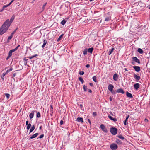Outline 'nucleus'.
<instances>
[{
  "instance_id": "1",
  "label": "nucleus",
  "mask_w": 150,
  "mask_h": 150,
  "mask_svg": "<svg viewBox=\"0 0 150 150\" xmlns=\"http://www.w3.org/2000/svg\"><path fill=\"white\" fill-rule=\"evenodd\" d=\"M10 25L9 23V19L6 20L0 28V35L5 33L8 30Z\"/></svg>"
},
{
  "instance_id": "2",
  "label": "nucleus",
  "mask_w": 150,
  "mask_h": 150,
  "mask_svg": "<svg viewBox=\"0 0 150 150\" xmlns=\"http://www.w3.org/2000/svg\"><path fill=\"white\" fill-rule=\"evenodd\" d=\"M110 132L113 135H115L117 133V129L115 127H111L110 128Z\"/></svg>"
},
{
  "instance_id": "3",
  "label": "nucleus",
  "mask_w": 150,
  "mask_h": 150,
  "mask_svg": "<svg viewBox=\"0 0 150 150\" xmlns=\"http://www.w3.org/2000/svg\"><path fill=\"white\" fill-rule=\"evenodd\" d=\"M104 21L107 22L110 21L111 19L110 15L109 13L105 14L104 16Z\"/></svg>"
},
{
  "instance_id": "4",
  "label": "nucleus",
  "mask_w": 150,
  "mask_h": 150,
  "mask_svg": "<svg viewBox=\"0 0 150 150\" xmlns=\"http://www.w3.org/2000/svg\"><path fill=\"white\" fill-rule=\"evenodd\" d=\"M110 147L112 150H115L117 149L118 146L116 144L113 143L110 145Z\"/></svg>"
},
{
  "instance_id": "5",
  "label": "nucleus",
  "mask_w": 150,
  "mask_h": 150,
  "mask_svg": "<svg viewBox=\"0 0 150 150\" xmlns=\"http://www.w3.org/2000/svg\"><path fill=\"white\" fill-rule=\"evenodd\" d=\"M133 77L137 82H138L141 79L139 76L135 74H134Z\"/></svg>"
},
{
  "instance_id": "6",
  "label": "nucleus",
  "mask_w": 150,
  "mask_h": 150,
  "mask_svg": "<svg viewBox=\"0 0 150 150\" xmlns=\"http://www.w3.org/2000/svg\"><path fill=\"white\" fill-rule=\"evenodd\" d=\"M100 128L102 130L105 132L107 133L108 131L106 129L105 127L103 124H101L100 125Z\"/></svg>"
},
{
  "instance_id": "7",
  "label": "nucleus",
  "mask_w": 150,
  "mask_h": 150,
  "mask_svg": "<svg viewBox=\"0 0 150 150\" xmlns=\"http://www.w3.org/2000/svg\"><path fill=\"white\" fill-rule=\"evenodd\" d=\"M133 61L137 63L140 64V63L139 60L136 57H132Z\"/></svg>"
},
{
  "instance_id": "8",
  "label": "nucleus",
  "mask_w": 150,
  "mask_h": 150,
  "mask_svg": "<svg viewBox=\"0 0 150 150\" xmlns=\"http://www.w3.org/2000/svg\"><path fill=\"white\" fill-rule=\"evenodd\" d=\"M133 68L137 72H139L140 71V68L139 66H134L133 67Z\"/></svg>"
},
{
  "instance_id": "9",
  "label": "nucleus",
  "mask_w": 150,
  "mask_h": 150,
  "mask_svg": "<svg viewBox=\"0 0 150 150\" xmlns=\"http://www.w3.org/2000/svg\"><path fill=\"white\" fill-rule=\"evenodd\" d=\"M113 86L112 84H110L108 87V90L110 92L112 91V90H113Z\"/></svg>"
},
{
  "instance_id": "10",
  "label": "nucleus",
  "mask_w": 150,
  "mask_h": 150,
  "mask_svg": "<svg viewBox=\"0 0 150 150\" xmlns=\"http://www.w3.org/2000/svg\"><path fill=\"white\" fill-rule=\"evenodd\" d=\"M116 91V92L122 94H124L125 93L124 91L122 88H119V89H117Z\"/></svg>"
},
{
  "instance_id": "11",
  "label": "nucleus",
  "mask_w": 150,
  "mask_h": 150,
  "mask_svg": "<svg viewBox=\"0 0 150 150\" xmlns=\"http://www.w3.org/2000/svg\"><path fill=\"white\" fill-rule=\"evenodd\" d=\"M134 87L136 90H138L140 87V84L138 83H136L134 85Z\"/></svg>"
},
{
  "instance_id": "12",
  "label": "nucleus",
  "mask_w": 150,
  "mask_h": 150,
  "mask_svg": "<svg viewBox=\"0 0 150 150\" xmlns=\"http://www.w3.org/2000/svg\"><path fill=\"white\" fill-rule=\"evenodd\" d=\"M113 79L114 81H117L118 79V74L115 73L114 74L113 76Z\"/></svg>"
},
{
  "instance_id": "13",
  "label": "nucleus",
  "mask_w": 150,
  "mask_h": 150,
  "mask_svg": "<svg viewBox=\"0 0 150 150\" xmlns=\"http://www.w3.org/2000/svg\"><path fill=\"white\" fill-rule=\"evenodd\" d=\"M38 134H39L38 133H36L34 134H33V135H32V136H31L30 137V139H33L35 138V137H37L38 136Z\"/></svg>"
},
{
  "instance_id": "14",
  "label": "nucleus",
  "mask_w": 150,
  "mask_h": 150,
  "mask_svg": "<svg viewBox=\"0 0 150 150\" xmlns=\"http://www.w3.org/2000/svg\"><path fill=\"white\" fill-rule=\"evenodd\" d=\"M108 117L110 120L113 121L114 122H116L117 121V119L115 118H113L110 115H108Z\"/></svg>"
},
{
  "instance_id": "15",
  "label": "nucleus",
  "mask_w": 150,
  "mask_h": 150,
  "mask_svg": "<svg viewBox=\"0 0 150 150\" xmlns=\"http://www.w3.org/2000/svg\"><path fill=\"white\" fill-rule=\"evenodd\" d=\"M115 142L117 144L119 145H121L122 144V141L118 139L116 140Z\"/></svg>"
},
{
  "instance_id": "16",
  "label": "nucleus",
  "mask_w": 150,
  "mask_h": 150,
  "mask_svg": "<svg viewBox=\"0 0 150 150\" xmlns=\"http://www.w3.org/2000/svg\"><path fill=\"white\" fill-rule=\"evenodd\" d=\"M126 94L128 98H133V96L132 94L131 93L128 92H126Z\"/></svg>"
},
{
  "instance_id": "17",
  "label": "nucleus",
  "mask_w": 150,
  "mask_h": 150,
  "mask_svg": "<svg viewBox=\"0 0 150 150\" xmlns=\"http://www.w3.org/2000/svg\"><path fill=\"white\" fill-rule=\"evenodd\" d=\"M35 111H32L31 112L29 115V117L30 119H32L33 118L34 115V112H35Z\"/></svg>"
},
{
  "instance_id": "18",
  "label": "nucleus",
  "mask_w": 150,
  "mask_h": 150,
  "mask_svg": "<svg viewBox=\"0 0 150 150\" xmlns=\"http://www.w3.org/2000/svg\"><path fill=\"white\" fill-rule=\"evenodd\" d=\"M76 121L79 122H82V123L83 122V119L82 117H78L77 118Z\"/></svg>"
},
{
  "instance_id": "19",
  "label": "nucleus",
  "mask_w": 150,
  "mask_h": 150,
  "mask_svg": "<svg viewBox=\"0 0 150 150\" xmlns=\"http://www.w3.org/2000/svg\"><path fill=\"white\" fill-rule=\"evenodd\" d=\"M43 44L42 45V48H43L45 46L46 44L47 43V41L45 39H43Z\"/></svg>"
},
{
  "instance_id": "20",
  "label": "nucleus",
  "mask_w": 150,
  "mask_h": 150,
  "mask_svg": "<svg viewBox=\"0 0 150 150\" xmlns=\"http://www.w3.org/2000/svg\"><path fill=\"white\" fill-rule=\"evenodd\" d=\"M35 125H33L32 127H31V128H30V132L29 133V134H30L35 129Z\"/></svg>"
},
{
  "instance_id": "21",
  "label": "nucleus",
  "mask_w": 150,
  "mask_h": 150,
  "mask_svg": "<svg viewBox=\"0 0 150 150\" xmlns=\"http://www.w3.org/2000/svg\"><path fill=\"white\" fill-rule=\"evenodd\" d=\"M93 50V47H91L88 48V50L87 49V51L88 52L92 54Z\"/></svg>"
},
{
  "instance_id": "22",
  "label": "nucleus",
  "mask_w": 150,
  "mask_h": 150,
  "mask_svg": "<svg viewBox=\"0 0 150 150\" xmlns=\"http://www.w3.org/2000/svg\"><path fill=\"white\" fill-rule=\"evenodd\" d=\"M14 52L15 51L13 49L10 50L8 53V55L11 57L12 54V53Z\"/></svg>"
},
{
  "instance_id": "23",
  "label": "nucleus",
  "mask_w": 150,
  "mask_h": 150,
  "mask_svg": "<svg viewBox=\"0 0 150 150\" xmlns=\"http://www.w3.org/2000/svg\"><path fill=\"white\" fill-rule=\"evenodd\" d=\"M138 52L140 54H142L143 53V50L140 48H139L137 49Z\"/></svg>"
},
{
  "instance_id": "24",
  "label": "nucleus",
  "mask_w": 150,
  "mask_h": 150,
  "mask_svg": "<svg viewBox=\"0 0 150 150\" xmlns=\"http://www.w3.org/2000/svg\"><path fill=\"white\" fill-rule=\"evenodd\" d=\"M114 49H115L114 48L112 47L111 49L110 50L108 54L109 55H110L111 54V53L113 52Z\"/></svg>"
},
{
  "instance_id": "25",
  "label": "nucleus",
  "mask_w": 150,
  "mask_h": 150,
  "mask_svg": "<svg viewBox=\"0 0 150 150\" xmlns=\"http://www.w3.org/2000/svg\"><path fill=\"white\" fill-rule=\"evenodd\" d=\"M14 19V17H13V16L11 18L10 20H9V23L11 24L13 21Z\"/></svg>"
},
{
  "instance_id": "26",
  "label": "nucleus",
  "mask_w": 150,
  "mask_h": 150,
  "mask_svg": "<svg viewBox=\"0 0 150 150\" xmlns=\"http://www.w3.org/2000/svg\"><path fill=\"white\" fill-rule=\"evenodd\" d=\"M117 137L120 139H122V140H124L125 139V138L122 135H118Z\"/></svg>"
},
{
  "instance_id": "27",
  "label": "nucleus",
  "mask_w": 150,
  "mask_h": 150,
  "mask_svg": "<svg viewBox=\"0 0 150 150\" xmlns=\"http://www.w3.org/2000/svg\"><path fill=\"white\" fill-rule=\"evenodd\" d=\"M38 55L37 54H35L34 55L30 57H28L27 58H29L30 59H32L33 58L35 57H36L38 56Z\"/></svg>"
},
{
  "instance_id": "28",
  "label": "nucleus",
  "mask_w": 150,
  "mask_h": 150,
  "mask_svg": "<svg viewBox=\"0 0 150 150\" xmlns=\"http://www.w3.org/2000/svg\"><path fill=\"white\" fill-rule=\"evenodd\" d=\"M66 22V21L65 19H63L61 22V23L62 25H64Z\"/></svg>"
},
{
  "instance_id": "29",
  "label": "nucleus",
  "mask_w": 150,
  "mask_h": 150,
  "mask_svg": "<svg viewBox=\"0 0 150 150\" xmlns=\"http://www.w3.org/2000/svg\"><path fill=\"white\" fill-rule=\"evenodd\" d=\"M79 80L81 82V83L82 84H83L84 83V80L81 77H80L79 78Z\"/></svg>"
},
{
  "instance_id": "30",
  "label": "nucleus",
  "mask_w": 150,
  "mask_h": 150,
  "mask_svg": "<svg viewBox=\"0 0 150 150\" xmlns=\"http://www.w3.org/2000/svg\"><path fill=\"white\" fill-rule=\"evenodd\" d=\"M63 35L64 34H62L59 36V37L57 39V42L61 40V38H62V37L63 36Z\"/></svg>"
},
{
  "instance_id": "31",
  "label": "nucleus",
  "mask_w": 150,
  "mask_h": 150,
  "mask_svg": "<svg viewBox=\"0 0 150 150\" xmlns=\"http://www.w3.org/2000/svg\"><path fill=\"white\" fill-rule=\"evenodd\" d=\"M83 88L84 91H87V90H88V89L87 88V86H85V85L83 86Z\"/></svg>"
},
{
  "instance_id": "32",
  "label": "nucleus",
  "mask_w": 150,
  "mask_h": 150,
  "mask_svg": "<svg viewBox=\"0 0 150 150\" xmlns=\"http://www.w3.org/2000/svg\"><path fill=\"white\" fill-rule=\"evenodd\" d=\"M13 69V68L12 67H11L10 69H9L7 70L6 72V74L8 73L9 72L11 71H12Z\"/></svg>"
},
{
  "instance_id": "33",
  "label": "nucleus",
  "mask_w": 150,
  "mask_h": 150,
  "mask_svg": "<svg viewBox=\"0 0 150 150\" xmlns=\"http://www.w3.org/2000/svg\"><path fill=\"white\" fill-rule=\"evenodd\" d=\"M31 126V125L30 123H29V124H28L27 125V129L28 130L29 129Z\"/></svg>"
},
{
  "instance_id": "34",
  "label": "nucleus",
  "mask_w": 150,
  "mask_h": 150,
  "mask_svg": "<svg viewBox=\"0 0 150 150\" xmlns=\"http://www.w3.org/2000/svg\"><path fill=\"white\" fill-rule=\"evenodd\" d=\"M93 81L95 82H97V79H96V76H94L93 77Z\"/></svg>"
},
{
  "instance_id": "35",
  "label": "nucleus",
  "mask_w": 150,
  "mask_h": 150,
  "mask_svg": "<svg viewBox=\"0 0 150 150\" xmlns=\"http://www.w3.org/2000/svg\"><path fill=\"white\" fill-rule=\"evenodd\" d=\"M87 49H85L83 52V54L84 55H86L87 54Z\"/></svg>"
},
{
  "instance_id": "36",
  "label": "nucleus",
  "mask_w": 150,
  "mask_h": 150,
  "mask_svg": "<svg viewBox=\"0 0 150 150\" xmlns=\"http://www.w3.org/2000/svg\"><path fill=\"white\" fill-rule=\"evenodd\" d=\"M47 4V2H46V3H45L43 5V7H42V11H43L44 10V9H45V6H46V4Z\"/></svg>"
},
{
  "instance_id": "37",
  "label": "nucleus",
  "mask_w": 150,
  "mask_h": 150,
  "mask_svg": "<svg viewBox=\"0 0 150 150\" xmlns=\"http://www.w3.org/2000/svg\"><path fill=\"white\" fill-rule=\"evenodd\" d=\"M5 95L7 98V99H8L10 96V94L8 93H5Z\"/></svg>"
},
{
  "instance_id": "38",
  "label": "nucleus",
  "mask_w": 150,
  "mask_h": 150,
  "mask_svg": "<svg viewBox=\"0 0 150 150\" xmlns=\"http://www.w3.org/2000/svg\"><path fill=\"white\" fill-rule=\"evenodd\" d=\"M84 72L83 71H79V74L80 75H83V74H84Z\"/></svg>"
},
{
  "instance_id": "39",
  "label": "nucleus",
  "mask_w": 150,
  "mask_h": 150,
  "mask_svg": "<svg viewBox=\"0 0 150 150\" xmlns=\"http://www.w3.org/2000/svg\"><path fill=\"white\" fill-rule=\"evenodd\" d=\"M18 28H16L15 30L11 33V34L12 35H13L15 33L16 31L18 30Z\"/></svg>"
},
{
  "instance_id": "40",
  "label": "nucleus",
  "mask_w": 150,
  "mask_h": 150,
  "mask_svg": "<svg viewBox=\"0 0 150 150\" xmlns=\"http://www.w3.org/2000/svg\"><path fill=\"white\" fill-rule=\"evenodd\" d=\"M20 46V45H18L15 49H13V50H14V51H15L16 50H17V49Z\"/></svg>"
},
{
  "instance_id": "41",
  "label": "nucleus",
  "mask_w": 150,
  "mask_h": 150,
  "mask_svg": "<svg viewBox=\"0 0 150 150\" xmlns=\"http://www.w3.org/2000/svg\"><path fill=\"white\" fill-rule=\"evenodd\" d=\"M13 36V35H12L11 34V35H10V36L8 37V40H11Z\"/></svg>"
},
{
  "instance_id": "42",
  "label": "nucleus",
  "mask_w": 150,
  "mask_h": 150,
  "mask_svg": "<svg viewBox=\"0 0 150 150\" xmlns=\"http://www.w3.org/2000/svg\"><path fill=\"white\" fill-rule=\"evenodd\" d=\"M40 116H41V115H40V113L39 112H38L37 113V117L38 118H39L40 117Z\"/></svg>"
},
{
  "instance_id": "43",
  "label": "nucleus",
  "mask_w": 150,
  "mask_h": 150,
  "mask_svg": "<svg viewBox=\"0 0 150 150\" xmlns=\"http://www.w3.org/2000/svg\"><path fill=\"white\" fill-rule=\"evenodd\" d=\"M44 136V135L43 134H42L39 137H38V138L40 139L42 138Z\"/></svg>"
},
{
  "instance_id": "44",
  "label": "nucleus",
  "mask_w": 150,
  "mask_h": 150,
  "mask_svg": "<svg viewBox=\"0 0 150 150\" xmlns=\"http://www.w3.org/2000/svg\"><path fill=\"white\" fill-rule=\"evenodd\" d=\"M97 115V113L96 112H94L93 113V116L94 117L96 116Z\"/></svg>"
},
{
  "instance_id": "45",
  "label": "nucleus",
  "mask_w": 150,
  "mask_h": 150,
  "mask_svg": "<svg viewBox=\"0 0 150 150\" xmlns=\"http://www.w3.org/2000/svg\"><path fill=\"white\" fill-rule=\"evenodd\" d=\"M123 123L125 125H127V121L126 120H125L123 121Z\"/></svg>"
},
{
  "instance_id": "46",
  "label": "nucleus",
  "mask_w": 150,
  "mask_h": 150,
  "mask_svg": "<svg viewBox=\"0 0 150 150\" xmlns=\"http://www.w3.org/2000/svg\"><path fill=\"white\" fill-rule=\"evenodd\" d=\"M50 111L51 112L50 114L51 115V114H53V109L52 110V109H50Z\"/></svg>"
},
{
  "instance_id": "47",
  "label": "nucleus",
  "mask_w": 150,
  "mask_h": 150,
  "mask_svg": "<svg viewBox=\"0 0 150 150\" xmlns=\"http://www.w3.org/2000/svg\"><path fill=\"white\" fill-rule=\"evenodd\" d=\"M79 106H80V108H81V110H82L83 108V105L82 104H80L79 105Z\"/></svg>"
},
{
  "instance_id": "48",
  "label": "nucleus",
  "mask_w": 150,
  "mask_h": 150,
  "mask_svg": "<svg viewBox=\"0 0 150 150\" xmlns=\"http://www.w3.org/2000/svg\"><path fill=\"white\" fill-rule=\"evenodd\" d=\"M8 6H9V5H8V4L7 5H4L3 6V8H4L6 7H8Z\"/></svg>"
},
{
  "instance_id": "49",
  "label": "nucleus",
  "mask_w": 150,
  "mask_h": 150,
  "mask_svg": "<svg viewBox=\"0 0 150 150\" xmlns=\"http://www.w3.org/2000/svg\"><path fill=\"white\" fill-rule=\"evenodd\" d=\"M86 67L87 68H88L90 67V65L89 64H88L86 65Z\"/></svg>"
},
{
  "instance_id": "50",
  "label": "nucleus",
  "mask_w": 150,
  "mask_h": 150,
  "mask_svg": "<svg viewBox=\"0 0 150 150\" xmlns=\"http://www.w3.org/2000/svg\"><path fill=\"white\" fill-rule=\"evenodd\" d=\"M60 125H62L63 123V121L62 120H61L60 122Z\"/></svg>"
},
{
  "instance_id": "51",
  "label": "nucleus",
  "mask_w": 150,
  "mask_h": 150,
  "mask_svg": "<svg viewBox=\"0 0 150 150\" xmlns=\"http://www.w3.org/2000/svg\"><path fill=\"white\" fill-rule=\"evenodd\" d=\"M23 60H24V62H27L28 59H27L26 57H25L24 58Z\"/></svg>"
},
{
  "instance_id": "52",
  "label": "nucleus",
  "mask_w": 150,
  "mask_h": 150,
  "mask_svg": "<svg viewBox=\"0 0 150 150\" xmlns=\"http://www.w3.org/2000/svg\"><path fill=\"white\" fill-rule=\"evenodd\" d=\"M11 57V56H9V55H8L7 58H6V60H8Z\"/></svg>"
},
{
  "instance_id": "53",
  "label": "nucleus",
  "mask_w": 150,
  "mask_h": 150,
  "mask_svg": "<svg viewBox=\"0 0 150 150\" xmlns=\"http://www.w3.org/2000/svg\"><path fill=\"white\" fill-rule=\"evenodd\" d=\"M13 1H14L13 0H12L11 2H10L8 4V5H9H9H10L12 4V3Z\"/></svg>"
},
{
  "instance_id": "54",
  "label": "nucleus",
  "mask_w": 150,
  "mask_h": 150,
  "mask_svg": "<svg viewBox=\"0 0 150 150\" xmlns=\"http://www.w3.org/2000/svg\"><path fill=\"white\" fill-rule=\"evenodd\" d=\"M129 116V115H128L127 116L125 120H126V121H127V120H128V119Z\"/></svg>"
},
{
  "instance_id": "55",
  "label": "nucleus",
  "mask_w": 150,
  "mask_h": 150,
  "mask_svg": "<svg viewBox=\"0 0 150 150\" xmlns=\"http://www.w3.org/2000/svg\"><path fill=\"white\" fill-rule=\"evenodd\" d=\"M6 74H6V72L5 73H3L2 74V75L1 76H5V75H6Z\"/></svg>"
},
{
  "instance_id": "56",
  "label": "nucleus",
  "mask_w": 150,
  "mask_h": 150,
  "mask_svg": "<svg viewBox=\"0 0 150 150\" xmlns=\"http://www.w3.org/2000/svg\"><path fill=\"white\" fill-rule=\"evenodd\" d=\"M112 94H115V91H113V90H112V92H110Z\"/></svg>"
},
{
  "instance_id": "57",
  "label": "nucleus",
  "mask_w": 150,
  "mask_h": 150,
  "mask_svg": "<svg viewBox=\"0 0 150 150\" xmlns=\"http://www.w3.org/2000/svg\"><path fill=\"white\" fill-rule=\"evenodd\" d=\"M88 92L89 93H92V90H91V89H88Z\"/></svg>"
},
{
  "instance_id": "58",
  "label": "nucleus",
  "mask_w": 150,
  "mask_h": 150,
  "mask_svg": "<svg viewBox=\"0 0 150 150\" xmlns=\"http://www.w3.org/2000/svg\"><path fill=\"white\" fill-rule=\"evenodd\" d=\"M29 123L28 121V120L26 121V125H27L28 124H29V123Z\"/></svg>"
},
{
  "instance_id": "59",
  "label": "nucleus",
  "mask_w": 150,
  "mask_h": 150,
  "mask_svg": "<svg viewBox=\"0 0 150 150\" xmlns=\"http://www.w3.org/2000/svg\"><path fill=\"white\" fill-rule=\"evenodd\" d=\"M89 85L91 86H93V84L91 83H89Z\"/></svg>"
},
{
  "instance_id": "60",
  "label": "nucleus",
  "mask_w": 150,
  "mask_h": 150,
  "mask_svg": "<svg viewBox=\"0 0 150 150\" xmlns=\"http://www.w3.org/2000/svg\"><path fill=\"white\" fill-rule=\"evenodd\" d=\"M109 100L110 101H112V98L111 96L110 97H109Z\"/></svg>"
},
{
  "instance_id": "61",
  "label": "nucleus",
  "mask_w": 150,
  "mask_h": 150,
  "mask_svg": "<svg viewBox=\"0 0 150 150\" xmlns=\"http://www.w3.org/2000/svg\"><path fill=\"white\" fill-rule=\"evenodd\" d=\"M16 74L15 73H13V76L12 78L15 77L16 76Z\"/></svg>"
},
{
  "instance_id": "62",
  "label": "nucleus",
  "mask_w": 150,
  "mask_h": 150,
  "mask_svg": "<svg viewBox=\"0 0 150 150\" xmlns=\"http://www.w3.org/2000/svg\"><path fill=\"white\" fill-rule=\"evenodd\" d=\"M139 5L140 4V5H144V4L143 3H142L141 2H139Z\"/></svg>"
},
{
  "instance_id": "63",
  "label": "nucleus",
  "mask_w": 150,
  "mask_h": 150,
  "mask_svg": "<svg viewBox=\"0 0 150 150\" xmlns=\"http://www.w3.org/2000/svg\"><path fill=\"white\" fill-rule=\"evenodd\" d=\"M88 121L89 123V124H91V122L90 120V119H88Z\"/></svg>"
},
{
  "instance_id": "64",
  "label": "nucleus",
  "mask_w": 150,
  "mask_h": 150,
  "mask_svg": "<svg viewBox=\"0 0 150 150\" xmlns=\"http://www.w3.org/2000/svg\"><path fill=\"white\" fill-rule=\"evenodd\" d=\"M50 109H52V110H53V106H52V105H50Z\"/></svg>"
}]
</instances>
